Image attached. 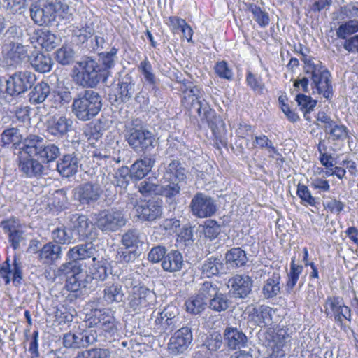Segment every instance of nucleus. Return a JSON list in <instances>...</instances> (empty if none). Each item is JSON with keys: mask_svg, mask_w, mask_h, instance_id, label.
Here are the masks:
<instances>
[{"mask_svg": "<svg viewBox=\"0 0 358 358\" xmlns=\"http://www.w3.org/2000/svg\"><path fill=\"white\" fill-rule=\"evenodd\" d=\"M176 88L180 92L181 102L190 114L196 113L201 120L206 122L210 127L217 122L215 111L203 98V91L190 80L182 78L181 73L174 74Z\"/></svg>", "mask_w": 358, "mask_h": 358, "instance_id": "obj_1", "label": "nucleus"}, {"mask_svg": "<svg viewBox=\"0 0 358 358\" xmlns=\"http://www.w3.org/2000/svg\"><path fill=\"white\" fill-rule=\"evenodd\" d=\"M102 106L101 94L92 89H85L74 96L71 112L78 120L86 122L95 117L101 110Z\"/></svg>", "mask_w": 358, "mask_h": 358, "instance_id": "obj_2", "label": "nucleus"}, {"mask_svg": "<svg viewBox=\"0 0 358 358\" xmlns=\"http://www.w3.org/2000/svg\"><path fill=\"white\" fill-rule=\"evenodd\" d=\"M73 73L74 83L85 89L95 88L101 80H106V74L103 73L100 64L91 57H86L76 62Z\"/></svg>", "mask_w": 358, "mask_h": 358, "instance_id": "obj_3", "label": "nucleus"}, {"mask_svg": "<svg viewBox=\"0 0 358 358\" xmlns=\"http://www.w3.org/2000/svg\"><path fill=\"white\" fill-rule=\"evenodd\" d=\"M301 60L305 64V72L310 74L311 86L319 94L327 99L332 98L334 90L330 71L320 61H316L301 52Z\"/></svg>", "mask_w": 358, "mask_h": 358, "instance_id": "obj_4", "label": "nucleus"}, {"mask_svg": "<svg viewBox=\"0 0 358 358\" xmlns=\"http://www.w3.org/2000/svg\"><path fill=\"white\" fill-rule=\"evenodd\" d=\"M125 138L131 149L137 153L144 152L155 147L154 134L143 127L135 124V121H132L131 127H127Z\"/></svg>", "mask_w": 358, "mask_h": 358, "instance_id": "obj_5", "label": "nucleus"}, {"mask_svg": "<svg viewBox=\"0 0 358 358\" xmlns=\"http://www.w3.org/2000/svg\"><path fill=\"white\" fill-rule=\"evenodd\" d=\"M295 333L292 327H282L275 331H268L265 334V339L270 352L264 358H285V351L283 348L291 341L292 334Z\"/></svg>", "mask_w": 358, "mask_h": 358, "instance_id": "obj_6", "label": "nucleus"}, {"mask_svg": "<svg viewBox=\"0 0 358 358\" xmlns=\"http://www.w3.org/2000/svg\"><path fill=\"white\" fill-rule=\"evenodd\" d=\"M124 284L127 288H132V292L128 299V306L132 311L140 310L141 308L146 307L149 301L155 296L152 290L143 285L138 284L131 277L126 278Z\"/></svg>", "mask_w": 358, "mask_h": 358, "instance_id": "obj_7", "label": "nucleus"}, {"mask_svg": "<svg viewBox=\"0 0 358 358\" xmlns=\"http://www.w3.org/2000/svg\"><path fill=\"white\" fill-rule=\"evenodd\" d=\"M36 81V76L29 71H17L6 80V92L12 96H17L31 89Z\"/></svg>", "mask_w": 358, "mask_h": 358, "instance_id": "obj_8", "label": "nucleus"}, {"mask_svg": "<svg viewBox=\"0 0 358 358\" xmlns=\"http://www.w3.org/2000/svg\"><path fill=\"white\" fill-rule=\"evenodd\" d=\"M123 213L118 210L111 208L99 211L95 215V224L103 232L116 231L126 224Z\"/></svg>", "mask_w": 358, "mask_h": 358, "instance_id": "obj_9", "label": "nucleus"}, {"mask_svg": "<svg viewBox=\"0 0 358 358\" xmlns=\"http://www.w3.org/2000/svg\"><path fill=\"white\" fill-rule=\"evenodd\" d=\"M55 9L53 1L38 0L31 5L30 16L35 24L40 26H49L55 21Z\"/></svg>", "mask_w": 358, "mask_h": 358, "instance_id": "obj_10", "label": "nucleus"}, {"mask_svg": "<svg viewBox=\"0 0 358 358\" xmlns=\"http://www.w3.org/2000/svg\"><path fill=\"white\" fill-rule=\"evenodd\" d=\"M192 340L191 329L187 327L180 328L170 338L167 345L168 352L173 356L183 354L189 347Z\"/></svg>", "mask_w": 358, "mask_h": 358, "instance_id": "obj_11", "label": "nucleus"}, {"mask_svg": "<svg viewBox=\"0 0 358 358\" xmlns=\"http://www.w3.org/2000/svg\"><path fill=\"white\" fill-rule=\"evenodd\" d=\"M189 208L192 215L199 218L211 217L217 210L215 201L202 192H197L192 197Z\"/></svg>", "mask_w": 358, "mask_h": 358, "instance_id": "obj_12", "label": "nucleus"}, {"mask_svg": "<svg viewBox=\"0 0 358 358\" xmlns=\"http://www.w3.org/2000/svg\"><path fill=\"white\" fill-rule=\"evenodd\" d=\"M102 192L99 184L87 182L74 189L73 196L80 204L92 206L100 199Z\"/></svg>", "mask_w": 358, "mask_h": 358, "instance_id": "obj_13", "label": "nucleus"}, {"mask_svg": "<svg viewBox=\"0 0 358 358\" xmlns=\"http://www.w3.org/2000/svg\"><path fill=\"white\" fill-rule=\"evenodd\" d=\"M82 158L78 150L64 154L57 162V170L64 178L74 176L81 166L80 162Z\"/></svg>", "mask_w": 358, "mask_h": 358, "instance_id": "obj_14", "label": "nucleus"}, {"mask_svg": "<svg viewBox=\"0 0 358 358\" xmlns=\"http://www.w3.org/2000/svg\"><path fill=\"white\" fill-rule=\"evenodd\" d=\"M135 92V83L132 77L127 74L119 80L117 91L114 95H110V100L115 105L127 103L131 100Z\"/></svg>", "mask_w": 358, "mask_h": 358, "instance_id": "obj_15", "label": "nucleus"}, {"mask_svg": "<svg viewBox=\"0 0 358 358\" xmlns=\"http://www.w3.org/2000/svg\"><path fill=\"white\" fill-rule=\"evenodd\" d=\"M136 203V201H135ZM136 208V213L139 218L144 221L152 222L160 218L162 215V201L155 199H150L143 202L140 205L131 203Z\"/></svg>", "mask_w": 358, "mask_h": 358, "instance_id": "obj_16", "label": "nucleus"}, {"mask_svg": "<svg viewBox=\"0 0 358 358\" xmlns=\"http://www.w3.org/2000/svg\"><path fill=\"white\" fill-rule=\"evenodd\" d=\"M73 120L66 115L53 117L47 122L46 131L57 138H64L73 130Z\"/></svg>", "mask_w": 358, "mask_h": 358, "instance_id": "obj_17", "label": "nucleus"}, {"mask_svg": "<svg viewBox=\"0 0 358 358\" xmlns=\"http://www.w3.org/2000/svg\"><path fill=\"white\" fill-rule=\"evenodd\" d=\"M1 227L8 236V241L14 250L20 247V243L24 240V231L20 221L15 217L10 218L1 222Z\"/></svg>", "mask_w": 358, "mask_h": 358, "instance_id": "obj_18", "label": "nucleus"}, {"mask_svg": "<svg viewBox=\"0 0 358 358\" xmlns=\"http://www.w3.org/2000/svg\"><path fill=\"white\" fill-rule=\"evenodd\" d=\"M67 219L69 221L70 227H72L74 232L76 231L80 238L84 239L92 236L94 227L87 215L78 213L70 214Z\"/></svg>", "mask_w": 358, "mask_h": 358, "instance_id": "obj_19", "label": "nucleus"}, {"mask_svg": "<svg viewBox=\"0 0 358 358\" xmlns=\"http://www.w3.org/2000/svg\"><path fill=\"white\" fill-rule=\"evenodd\" d=\"M18 167L20 171L29 178L42 177L45 170L38 159L29 156L20 158Z\"/></svg>", "mask_w": 358, "mask_h": 358, "instance_id": "obj_20", "label": "nucleus"}, {"mask_svg": "<svg viewBox=\"0 0 358 358\" xmlns=\"http://www.w3.org/2000/svg\"><path fill=\"white\" fill-rule=\"evenodd\" d=\"M155 159L151 155H145L137 159L129 169L131 180L138 181L145 177L152 170Z\"/></svg>", "mask_w": 358, "mask_h": 358, "instance_id": "obj_21", "label": "nucleus"}, {"mask_svg": "<svg viewBox=\"0 0 358 358\" xmlns=\"http://www.w3.org/2000/svg\"><path fill=\"white\" fill-rule=\"evenodd\" d=\"M252 280L248 275H236L228 281L235 297L245 298L251 292Z\"/></svg>", "mask_w": 358, "mask_h": 358, "instance_id": "obj_22", "label": "nucleus"}, {"mask_svg": "<svg viewBox=\"0 0 358 358\" xmlns=\"http://www.w3.org/2000/svg\"><path fill=\"white\" fill-rule=\"evenodd\" d=\"M131 175L129 168L127 166H122L118 169L115 174H108L106 176L105 180L106 183L104 187L106 191H110L111 188H116L119 187L122 189H126L129 184Z\"/></svg>", "mask_w": 358, "mask_h": 358, "instance_id": "obj_23", "label": "nucleus"}, {"mask_svg": "<svg viewBox=\"0 0 358 358\" xmlns=\"http://www.w3.org/2000/svg\"><path fill=\"white\" fill-rule=\"evenodd\" d=\"M31 41H36L47 51H50L59 44L61 38L49 30L40 29L34 32Z\"/></svg>", "mask_w": 358, "mask_h": 358, "instance_id": "obj_24", "label": "nucleus"}, {"mask_svg": "<svg viewBox=\"0 0 358 358\" xmlns=\"http://www.w3.org/2000/svg\"><path fill=\"white\" fill-rule=\"evenodd\" d=\"M29 62L32 68L38 73L50 72L54 62L48 54H44L39 50L33 51L29 56Z\"/></svg>", "mask_w": 358, "mask_h": 358, "instance_id": "obj_25", "label": "nucleus"}, {"mask_svg": "<svg viewBox=\"0 0 358 358\" xmlns=\"http://www.w3.org/2000/svg\"><path fill=\"white\" fill-rule=\"evenodd\" d=\"M97 250L92 242L74 246L68 251L67 256L69 259L80 261L87 258L96 259Z\"/></svg>", "mask_w": 358, "mask_h": 358, "instance_id": "obj_26", "label": "nucleus"}, {"mask_svg": "<svg viewBox=\"0 0 358 358\" xmlns=\"http://www.w3.org/2000/svg\"><path fill=\"white\" fill-rule=\"evenodd\" d=\"M164 180L186 184V170L179 160L173 159L167 165L164 174Z\"/></svg>", "mask_w": 358, "mask_h": 358, "instance_id": "obj_27", "label": "nucleus"}, {"mask_svg": "<svg viewBox=\"0 0 358 358\" xmlns=\"http://www.w3.org/2000/svg\"><path fill=\"white\" fill-rule=\"evenodd\" d=\"M45 142L43 137L30 134L23 141L20 149L29 157L37 158Z\"/></svg>", "mask_w": 358, "mask_h": 358, "instance_id": "obj_28", "label": "nucleus"}, {"mask_svg": "<svg viewBox=\"0 0 358 358\" xmlns=\"http://www.w3.org/2000/svg\"><path fill=\"white\" fill-rule=\"evenodd\" d=\"M224 337L227 345L231 350H236L245 346L247 337L236 328L227 327L224 333Z\"/></svg>", "mask_w": 358, "mask_h": 358, "instance_id": "obj_29", "label": "nucleus"}, {"mask_svg": "<svg viewBox=\"0 0 358 358\" xmlns=\"http://www.w3.org/2000/svg\"><path fill=\"white\" fill-rule=\"evenodd\" d=\"M183 264V257L178 250H170L166 253L162 262L163 269L169 272H176L181 270Z\"/></svg>", "mask_w": 358, "mask_h": 358, "instance_id": "obj_30", "label": "nucleus"}, {"mask_svg": "<svg viewBox=\"0 0 358 358\" xmlns=\"http://www.w3.org/2000/svg\"><path fill=\"white\" fill-rule=\"evenodd\" d=\"M29 94V100L32 104H39L43 103L50 94V87L45 81H41L30 89Z\"/></svg>", "mask_w": 358, "mask_h": 358, "instance_id": "obj_31", "label": "nucleus"}, {"mask_svg": "<svg viewBox=\"0 0 358 358\" xmlns=\"http://www.w3.org/2000/svg\"><path fill=\"white\" fill-rule=\"evenodd\" d=\"M247 261L246 253L241 248H233L225 254V263L229 268L242 267L245 265Z\"/></svg>", "mask_w": 358, "mask_h": 358, "instance_id": "obj_32", "label": "nucleus"}, {"mask_svg": "<svg viewBox=\"0 0 358 358\" xmlns=\"http://www.w3.org/2000/svg\"><path fill=\"white\" fill-rule=\"evenodd\" d=\"M163 185L160 186V192L159 194L166 198L169 203H176L178 197L180 194L182 187L184 183L176 181H165Z\"/></svg>", "mask_w": 358, "mask_h": 358, "instance_id": "obj_33", "label": "nucleus"}, {"mask_svg": "<svg viewBox=\"0 0 358 358\" xmlns=\"http://www.w3.org/2000/svg\"><path fill=\"white\" fill-rule=\"evenodd\" d=\"M103 293V300L108 304L123 303L124 294L121 285L117 283H106Z\"/></svg>", "mask_w": 358, "mask_h": 358, "instance_id": "obj_34", "label": "nucleus"}, {"mask_svg": "<svg viewBox=\"0 0 358 358\" xmlns=\"http://www.w3.org/2000/svg\"><path fill=\"white\" fill-rule=\"evenodd\" d=\"M75 232L69 224L68 227H61L55 229L51 234V237L55 243L59 244H71L75 241Z\"/></svg>", "mask_w": 358, "mask_h": 358, "instance_id": "obj_35", "label": "nucleus"}, {"mask_svg": "<svg viewBox=\"0 0 358 358\" xmlns=\"http://www.w3.org/2000/svg\"><path fill=\"white\" fill-rule=\"evenodd\" d=\"M62 248L57 244L49 242L40 250L39 257L43 263L50 264L60 258Z\"/></svg>", "mask_w": 358, "mask_h": 358, "instance_id": "obj_36", "label": "nucleus"}, {"mask_svg": "<svg viewBox=\"0 0 358 358\" xmlns=\"http://www.w3.org/2000/svg\"><path fill=\"white\" fill-rule=\"evenodd\" d=\"M280 275L278 273H273L265 282L262 294L266 299H271L276 296L280 292Z\"/></svg>", "mask_w": 358, "mask_h": 358, "instance_id": "obj_37", "label": "nucleus"}, {"mask_svg": "<svg viewBox=\"0 0 358 358\" xmlns=\"http://www.w3.org/2000/svg\"><path fill=\"white\" fill-rule=\"evenodd\" d=\"M118 49L113 47L109 52H103L99 55V63L103 69V73L106 74V78L109 76V70L114 67L117 59Z\"/></svg>", "mask_w": 358, "mask_h": 358, "instance_id": "obj_38", "label": "nucleus"}, {"mask_svg": "<svg viewBox=\"0 0 358 358\" xmlns=\"http://www.w3.org/2000/svg\"><path fill=\"white\" fill-rule=\"evenodd\" d=\"M121 243L126 248L139 250L143 241L141 233L134 229L128 230L122 235Z\"/></svg>", "mask_w": 358, "mask_h": 358, "instance_id": "obj_39", "label": "nucleus"}, {"mask_svg": "<svg viewBox=\"0 0 358 358\" xmlns=\"http://www.w3.org/2000/svg\"><path fill=\"white\" fill-rule=\"evenodd\" d=\"M295 100L300 110L303 113L305 119L310 121L309 113L314 110L317 105V101L313 99L310 96L303 94H297Z\"/></svg>", "mask_w": 358, "mask_h": 358, "instance_id": "obj_40", "label": "nucleus"}, {"mask_svg": "<svg viewBox=\"0 0 358 358\" xmlns=\"http://www.w3.org/2000/svg\"><path fill=\"white\" fill-rule=\"evenodd\" d=\"M203 272L208 277L224 273V264L218 257H211L205 261L202 266Z\"/></svg>", "mask_w": 358, "mask_h": 358, "instance_id": "obj_41", "label": "nucleus"}, {"mask_svg": "<svg viewBox=\"0 0 358 358\" xmlns=\"http://www.w3.org/2000/svg\"><path fill=\"white\" fill-rule=\"evenodd\" d=\"M112 351L107 348L94 347L79 351L73 358H111Z\"/></svg>", "mask_w": 358, "mask_h": 358, "instance_id": "obj_42", "label": "nucleus"}, {"mask_svg": "<svg viewBox=\"0 0 358 358\" xmlns=\"http://www.w3.org/2000/svg\"><path fill=\"white\" fill-rule=\"evenodd\" d=\"M59 155V148L56 145L48 143L46 141L36 159L41 163H49L55 161Z\"/></svg>", "mask_w": 358, "mask_h": 358, "instance_id": "obj_43", "label": "nucleus"}, {"mask_svg": "<svg viewBox=\"0 0 358 358\" xmlns=\"http://www.w3.org/2000/svg\"><path fill=\"white\" fill-rule=\"evenodd\" d=\"M326 313H350V308L344 304L342 298L338 296L329 297L325 303Z\"/></svg>", "mask_w": 358, "mask_h": 358, "instance_id": "obj_44", "label": "nucleus"}, {"mask_svg": "<svg viewBox=\"0 0 358 358\" xmlns=\"http://www.w3.org/2000/svg\"><path fill=\"white\" fill-rule=\"evenodd\" d=\"M185 306L189 313H201L208 309V303L196 294L186 301Z\"/></svg>", "mask_w": 358, "mask_h": 358, "instance_id": "obj_45", "label": "nucleus"}, {"mask_svg": "<svg viewBox=\"0 0 358 358\" xmlns=\"http://www.w3.org/2000/svg\"><path fill=\"white\" fill-rule=\"evenodd\" d=\"M82 270V266L80 262L71 259L69 262L61 265L57 270L56 275L58 276L64 275L68 278L69 276L81 274Z\"/></svg>", "mask_w": 358, "mask_h": 358, "instance_id": "obj_46", "label": "nucleus"}, {"mask_svg": "<svg viewBox=\"0 0 358 358\" xmlns=\"http://www.w3.org/2000/svg\"><path fill=\"white\" fill-rule=\"evenodd\" d=\"M29 55L27 46L17 43L8 53V58L13 61L12 65H17L28 59Z\"/></svg>", "mask_w": 358, "mask_h": 358, "instance_id": "obj_47", "label": "nucleus"}, {"mask_svg": "<svg viewBox=\"0 0 358 358\" xmlns=\"http://www.w3.org/2000/svg\"><path fill=\"white\" fill-rule=\"evenodd\" d=\"M176 317H168L167 315H156L155 317V328L159 333L172 331L175 328Z\"/></svg>", "mask_w": 358, "mask_h": 358, "instance_id": "obj_48", "label": "nucleus"}, {"mask_svg": "<svg viewBox=\"0 0 358 358\" xmlns=\"http://www.w3.org/2000/svg\"><path fill=\"white\" fill-rule=\"evenodd\" d=\"M358 31V20H350L343 22L336 29V36L339 38L346 39L347 36Z\"/></svg>", "mask_w": 358, "mask_h": 358, "instance_id": "obj_49", "label": "nucleus"}, {"mask_svg": "<svg viewBox=\"0 0 358 358\" xmlns=\"http://www.w3.org/2000/svg\"><path fill=\"white\" fill-rule=\"evenodd\" d=\"M73 50L67 45H63L55 52V59L62 65H69L74 59Z\"/></svg>", "mask_w": 358, "mask_h": 358, "instance_id": "obj_50", "label": "nucleus"}, {"mask_svg": "<svg viewBox=\"0 0 358 358\" xmlns=\"http://www.w3.org/2000/svg\"><path fill=\"white\" fill-rule=\"evenodd\" d=\"M138 70L143 74L145 80L150 85L157 84V78L153 73L152 66L148 58H145L138 65Z\"/></svg>", "mask_w": 358, "mask_h": 358, "instance_id": "obj_51", "label": "nucleus"}, {"mask_svg": "<svg viewBox=\"0 0 358 358\" xmlns=\"http://www.w3.org/2000/svg\"><path fill=\"white\" fill-rule=\"evenodd\" d=\"M140 255V250L124 247L117 250V259L121 263H131L134 262Z\"/></svg>", "mask_w": 358, "mask_h": 358, "instance_id": "obj_52", "label": "nucleus"}, {"mask_svg": "<svg viewBox=\"0 0 358 358\" xmlns=\"http://www.w3.org/2000/svg\"><path fill=\"white\" fill-rule=\"evenodd\" d=\"M21 134L17 128L11 127L5 129L1 135V141L3 146L8 145L11 143L16 144L20 141Z\"/></svg>", "mask_w": 358, "mask_h": 358, "instance_id": "obj_53", "label": "nucleus"}, {"mask_svg": "<svg viewBox=\"0 0 358 358\" xmlns=\"http://www.w3.org/2000/svg\"><path fill=\"white\" fill-rule=\"evenodd\" d=\"M302 271L303 266L301 265L296 264L295 259L292 258L290 272L289 274L288 281L286 285L287 292H290L293 289L294 287L296 285L299 280V275L301 273Z\"/></svg>", "mask_w": 358, "mask_h": 358, "instance_id": "obj_54", "label": "nucleus"}, {"mask_svg": "<svg viewBox=\"0 0 358 358\" xmlns=\"http://www.w3.org/2000/svg\"><path fill=\"white\" fill-rule=\"evenodd\" d=\"M248 10L252 13L253 19L261 27H265L269 24L268 14L262 10L260 7L251 4L248 8Z\"/></svg>", "mask_w": 358, "mask_h": 358, "instance_id": "obj_55", "label": "nucleus"}, {"mask_svg": "<svg viewBox=\"0 0 358 358\" xmlns=\"http://www.w3.org/2000/svg\"><path fill=\"white\" fill-rule=\"evenodd\" d=\"M217 293L218 287L217 285L211 282L206 281L201 285L197 295L208 303Z\"/></svg>", "mask_w": 358, "mask_h": 358, "instance_id": "obj_56", "label": "nucleus"}, {"mask_svg": "<svg viewBox=\"0 0 358 358\" xmlns=\"http://www.w3.org/2000/svg\"><path fill=\"white\" fill-rule=\"evenodd\" d=\"M83 275L78 274L76 275L69 276L66 278L65 287L71 292H76L86 287L85 281L83 280Z\"/></svg>", "mask_w": 358, "mask_h": 358, "instance_id": "obj_57", "label": "nucleus"}, {"mask_svg": "<svg viewBox=\"0 0 358 358\" xmlns=\"http://www.w3.org/2000/svg\"><path fill=\"white\" fill-rule=\"evenodd\" d=\"M229 306V301L227 296L217 293L215 296L208 302V309L214 311H224Z\"/></svg>", "mask_w": 358, "mask_h": 358, "instance_id": "obj_58", "label": "nucleus"}, {"mask_svg": "<svg viewBox=\"0 0 358 358\" xmlns=\"http://www.w3.org/2000/svg\"><path fill=\"white\" fill-rule=\"evenodd\" d=\"M137 187L139 192L145 196L159 194V192H160V186L148 180H144L139 182L137 185Z\"/></svg>", "mask_w": 358, "mask_h": 358, "instance_id": "obj_59", "label": "nucleus"}, {"mask_svg": "<svg viewBox=\"0 0 358 358\" xmlns=\"http://www.w3.org/2000/svg\"><path fill=\"white\" fill-rule=\"evenodd\" d=\"M4 8L12 14L22 13L26 7L27 0H3Z\"/></svg>", "mask_w": 358, "mask_h": 358, "instance_id": "obj_60", "label": "nucleus"}, {"mask_svg": "<svg viewBox=\"0 0 358 358\" xmlns=\"http://www.w3.org/2000/svg\"><path fill=\"white\" fill-rule=\"evenodd\" d=\"M220 227L215 220H209L203 226L204 236L210 240H213L220 234Z\"/></svg>", "mask_w": 358, "mask_h": 358, "instance_id": "obj_61", "label": "nucleus"}, {"mask_svg": "<svg viewBox=\"0 0 358 358\" xmlns=\"http://www.w3.org/2000/svg\"><path fill=\"white\" fill-rule=\"evenodd\" d=\"M223 344L222 336L217 332L210 334L206 339L204 345L210 351H217Z\"/></svg>", "mask_w": 358, "mask_h": 358, "instance_id": "obj_62", "label": "nucleus"}, {"mask_svg": "<svg viewBox=\"0 0 358 358\" xmlns=\"http://www.w3.org/2000/svg\"><path fill=\"white\" fill-rule=\"evenodd\" d=\"M297 195L303 202L310 206H315L317 203L316 199L313 197L307 186L299 183L297 186Z\"/></svg>", "mask_w": 358, "mask_h": 358, "instance_id": "obj_63", "label": "nucleus"}, {"mask_svg": "<svg viewBox=\"0 0 358 358\" xmlns=\"http://www.w3.org/2000/svg\"><path fill=\"white\" fill-rule=\"evenodd\" d=\"M215 71L217 75L223 79L231 80L233 78L234 73L225 61L217 62L215 66Z\"/></svg>", "mask_w": 358, "mask_h": 358, "instance_id": "obj_64", "label": "nucleus"}]
</instances>
